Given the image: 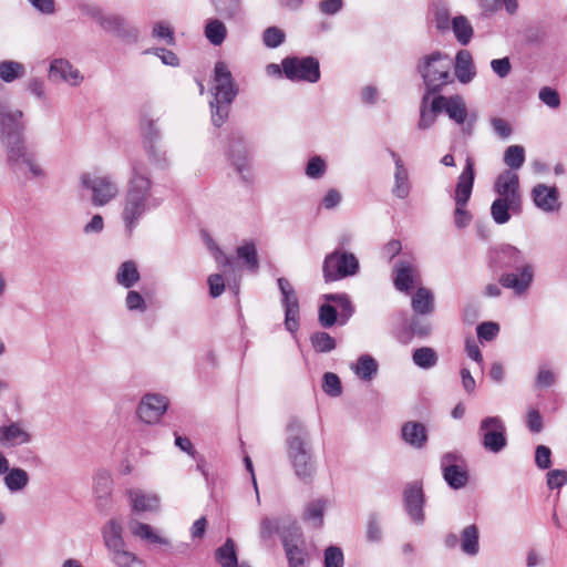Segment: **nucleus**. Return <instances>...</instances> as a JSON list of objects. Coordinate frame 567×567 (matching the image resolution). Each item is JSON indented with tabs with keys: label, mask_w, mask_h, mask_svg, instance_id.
I'll return each instance as SVG.
<instances>
[{
	"label": "nucleus",
	"mask_w": 567,
	"mask_h": 567,
	"mask_svg": "<svg viewBox=\"0 0 567 567\" xmlns=\"http://www.w3.org/2000/svg\"><path fill=\"white\" fill-rule=\"evenodd\" d=\"M212 90L214 95V100L210 102L212 121L215 126H221L228 117V105L237 95L231 72L223 61L215 64Z\"/></svg>",
	"instance_id": "3"
},
{
	"label": "nucleus",
	"mask_w": 567,
	"mask_h": 567,
	"mask_svg": "<svg viewBox=\"0 0 567 567\" xmlns=\"http://www.w3.org/2000/svg\"><path fill=\"white\" fill-rule=\"evenodd\" d=\"M159 205V199L154 196L151 173L142 163L133 162L121 202V220L125 233L131 236L144 216Z\"/></svg>",
	"instance_id": "1"
},
{
	"label": "nucleus",
	"mask_w": 567,
	"mask_h": 567,
	"mask_svg": "<svg viewBox=\"0 0 567 567\" xmlns=\"http://www.w3.org/2000/svg\"><path fill=\"white\" fill-rule=\"evenodd\" d=\"M403 440L413 447L421 449L427 441L426 429L419 422H406L402 426Z\"/></svg>",
	"instance_id": "31"
},
{
	"label": "nucleus",
	"mask_w": 567,
	"mask_h": 567,
	"mask_svg": "<svg viewBox=\"0 0 567 567\" xmlns=\"http://www.w3.org/2000/svg\"><path fill=\"white\" fill-rule=\"evenodd\" d=\"M168 399L158 393L145 394L136 409L138 419L150 425L159 423L168 408Z\"/></svg>",
	"instance_id": "14"
},
{
	"label": "nucleus",
	"mask_w": 567,
	"mask_h": 567,
	"mask_svg": "<svg viewBox=\"0 0 567 567\" xmlns=\"http://www.w3.org/2000/svg\"><path fill=\"white\" fill-rule=\"evenodd\" d=\"M281 65L285 75L291 81L316 83L320 79L319 62L312 56L286 58Z\"/></svg>",
	"instance_id": "12"
},
{
	"label": "nucleus",
	"mask_w": 567,
	"mask_h": 567,
	"mask_svg": "<svg viewBox=\"0 0 567 567\" xmlns=\"http://www.w3.org/2000/svg\"><path fill=\"white\" fill-rule=\"evenodd\" d=\"M393 284L396 290L406 293L420 287L421 274L414 259L403 258L395 264Z\"/></svg>",
	"instance_id": "16"
},
{
	"label": "nucleus",
	"mask_w": 567,
	"mask_h": 567,
	"mask_svg": "<svg viewBox=\"0 0 567 567\" xmlns=\"http://www.w3.org/2000/svg\"><path fill=\"white\" fill-rule=\"evenodd\" d=\"M474 178V162L471 157H467L465 162V167L461 175L458 176L454 193V224L458 229L467 227L473 219L472 214L466 209V204L472 195Z\"/></svg>",
	"instance_id": "7"
},
{
	"label": "nucleus",
	"mask_w": 567,
	"mask_h": 567,
	"mask_svg": "<svg viewBox=\"0 0 567 567\" xmlns=\"http://www.w3.org/2000/svg\"><path fill=\"white\" fill-rule=\"evenodd\" d=\"M328 502L324 499H317L311 502L305 512V518L313 524L316 527H320L323 520V514L327 508Z\"/></svg>",
	"instance_id": "45"
},
{
	"label": "nucleus",
	"mask_w": 567,
	"mask_h": 567,
	"mask_svg": "<svg viewBox=\"0 0 567 567\" xmlns=\"http://www.w3.org/2000/svg\"><path fill=\"white\" fill-rule=\"evenodd\" d=\"M285 40V33L282 30L270 27L265 30L264 32V43L268 48H277L279 47Z\"/></svg>",
	"instance_id": "56"
},
{
	"label": "nucleus",
	"mask_w": 567,
	"mask_h": 567,
	"mask_svg": "<svg viewBox=\"0 0 567 567\" xmlns=\"http://www.w3.org/2000/svg\"><path fill=\"white\" fill-rule=\"evenodd\" d=\"M125 306L130 311L144 312L147 309L146 302L137 291L130 290L125 298Z\"/></svg>",
	"instance_id": "55"
},
{
	"label": "nucleus",
	"mask_w": 567,
	"mask_h": 567,
	"mask_svg": "<svg viewBox=\"0 0 567 567\" xmlns=\"http://www.w3.org/2000/svg\"><path fill=\"white\" fill-rule=\"evenodd\" d=\"M499 331V326L495 322L488 321L477 327V336L481 340L491 341Z\"/></svg>",
	"instance_id": "62"
},
{
	"label": "nucleus",
	"mask_w": 567,
	"mask_h": 567,
	"mask_svg": "<svg viewBox=\"0 0 567 567\" xmlns=\"http://www.w3.org/2000/svg\"><path fill=\"white\" fill-rule=\"evenodd\" d=\"M30 477L25 470L21 467L10 468L3 477V482L8 491L19 493L29 484Z\"/></svg>",
	"instance_id": "33"
},
{
	"label": "nucleus",
	"mask_w": 567,
	"mask_h": 567,
	"mask_svg": "<svg viewBox=\"0 0 567 567\" xmlns=\"http://www.w3.org/2000/svg\"><path fill=\"white\" fill-rule=\"evenodd\" d=\"M48 76L71 87H78L84 82L83 73L66 58H53L49 64Z\"/></svg>",
	"instance_id": "15"
},
{
	"label": "nucleus",
	"mask_w": 567,
	"mask_h": 567,
	"mask_svg": "<svg viewBox=\"0 0 567 567\" xmlns=\"http://www.w3.org/2000/svg\"><path fill=\"white\" fill-rule=\"evenodd\" d=\"M567 484V471L551 470L547 473V486L549 489L560 488Z\"/></svg>",
	"instance_id": "57"
},
{
	"label": "nucleus",
	"mask_w": 567,
	"mask_h": 567,
	"mask_svg": "<svg viewBox=\"0 0 567 567\" xmlns=\"http://www.w3.org/2000/svg\"><path fill=\"white\" fill-rule=\"evenodd\" d=\"M81 186L91 192V203L95 207H104L120 195V186L111 175L82 174Z\"/></svg>",
	"instance_id": "8"
},
{
	"label": "nucleus",
	"mask_w": 567,
	"mask_h": 567,
	"mask_svg": "<svg viewBox=\"0 0 567 567\" xmlns=\"http://www.w3.org/2000/svg\"><path fill=\"white\" fill-rule=\"evenodd\" d=\"M287 432V456L293 472L298 478L308 481L316 473V462L313 460L309 432L298 420L289 422Z\"/></svg>",
	"instance_id": "2"
},
{
	"label": "nucleus",
	"mask_w": 567,
	"mask_h": 567,
	"mask_svg": "<svg viewBox=\"0 0 567 567\" xmlns=\"http://www.w3.org/2000/svg\"><path fill=\"white\" fill-rule=\"evenodd\" d=\"M535 463L540 470H547L551 465V451L545 445H538L535 452Z\"/></svg>",
	"instance_id": "60"
},
{
	"label": "nucleus",
	"mask_w": 567,
	"mask_h": 567,
	"mask_svg": "<svg viewBox=\"0 0 567 567\" xmlns=\"http://www.w3.org/2000/svg\"><path fill=\"white\" fill-rule=\"evenodd\" d=\"M339 310L333 305L323 303L319 308V322L323 328H330L337 322Z\"/></svg>",
	"instance_id": "52"
},
{
	"label": "nucleus",
	"mask_w": 567,
	"mask_h": 567,
	"mask_svg": "<svg viewBox=\"0 0 567 567\" xmlns=\"http://www.w3.org/2000/svg\"><path fill=\"white\" fill-rule=\"evenodd\" d=\"M209 293L213 298L219 297L225 290V281L220 274H214L208 277Z\"/></svg>",
	"instance_id": "64"
},
{
	"label": "nucleus",
	"mask_w": 567,
	"mask_h": 567,
	"mask_svg": "<svg viewBox=\"0 0 567 567\" xmlns=\"http://www.w3.org/2000/svg\"><path fill=\"white\" fill-rule=\"evenodd\" d=\"M478 434L484 449L499 453L507 445L506 427L499 416H487L481 421Z\"/></svg>",
	"instance_id": "11"
},
{
	"label": "nucleus",
	"mask_w": 567,
	"mask_h": 567,
	"mask_svg": "<svg viewBox=\"0 0 567 567\" xmlns=\"http://www.w3.org/2000/svg\"><path fill=\"white\" fill-rule=\"evenodd\" d=\"M556 382V373L547 367H540L536 375V386L549 388Z\"/></svg>",
	"instance_id": "58"
},
{
	"label": "nucleus",
	"mask_w": 567,
	"mask_h": 567,
	"mask_svg": "<svg viewBox=\"0 0 567 567\" xmlns=\"http://www.w3.org/2000/svg\"><path fill=\"white\" fill-rule=\"evenodd\" d=\"M513 204H508V202L494 199L491 205V216L495 224L504 225L507 224L512 216L520 215L523 212V204L516 203L515 206L512 207Z\"/></svg>",
	"instance_id": "27"
},
{
	"label": "nucleus",
	"mask_w": 567,
	"mask_h": 567,
	"mask_svg": "<svg viewBox=\"0 0 567 567\" xmlns=\"http://www.w3.org/2000/svg\"><path fill=\"white\" fill-rule=\"evenodd\" d=\"M443 476L446 483L454 489L462 488L467 483V473L462 466L446 468L443 471Z\"/></svg>",
	"instance_id": "46"
},
{
	"label": "nucleus",
	"mask_w": 567,
	"mask_h": 567,
	"mask_svg": "<svg viewBox=\"0 0 567 567\" xmlns=\"http://www.w3.org/2000/svg\"><path fill=\"white\" fill-rule=\"evenodd\" d=\"M350 369L363 381H371L378 372V362L369 354H362Z\"/></svg>",
	"instance_id": "32"
},
{
	"label": "nucleus",
	"mask_w": 567,
	"mask_h": 567,
	"mask_svg": "<svg viewBox=\"0 0 567 567\" xmlns=\"http://www.w3.org/2000/svg\"><path fill=\"white\" fill-rule=\"evenodd\" d=\"M534 205L546 214L557 213L561 208L559 189L555 185L536 184L530 190Z\"/></svg>",
	"instance_id": "19"
},
{
	"label": "nucleus",
	"mask_w": 567,
	"mask_h": 567,
	"mask_svg": "<svg viewBox=\"0 0 567 567\" xmlns=\"http://www.w3.org/2000/svg\"><path fill=\"white\" fill-rule=\"evenodd\" d=\"M23 113L7 103L0 104V141L6 151L23 141Z\"/></svg>",
	"instance_id": "9"
},
{
	"label": "nucleus",
	"mask_w": 567,
	"mask_h": 567,
	"mask_svg": "<svg viewBox=\"0 0 567 567\" xmlns=\"http://www.w3.org/2000/svg\"><path fill=\"white\" fill-rule=\"evenodd\" d=\"M344 556L340 547L329 546L324 550L323 566L324 567H343Z\"/></svg>",
	"instance_id": "51"
},
{
	"label": "nucleus",
	"mask_w": 567,
	"mask_h": 567,
	"mask_svg": "<svg viewBox=\"0 0 567 567\" xmlns=\"http://www.w3.org/2000/svg\"><path fill=\"white\" fill-rule=\"evenodd\" d=\"M504 162L512 169L520 168L525 162L524 147L519 145L507 147L504 154Z\"/></svg>",
	"instance_id": "48"
},
{
	"label": "nucleus",
	"mask_w": 567,
	"mask_h": 567,
	"mask_svg": "<svg viewBox=\"0 0 567 567\" xmlns=\"http://www.w3.org/2000/svg\"><path fill=\"white\" fill-rule=\"evenodd\" d=\"M152 38L172 45L175 42L174 29L167 21H157L152 28Z\"/></svg>",
	"instance_id": "47"
},
{
	"label": "nucleus",
	"mask_w": 567,
	"mask_h": 567,
	"mask_svg": "<svg viewBox=\"0 0 567 567\" xmlns=\"http://www.w3.org/2000/svg\"><path fill=\"white\" fill-rule=\"evenodd\" d=\"M140 280V272L134 261H124L116 274V281L118 285L131 288Z\"/></svg>",
	"instance_id": "41"
},
{
	"label": "nucleus",
	"mask_w": 567,
	"mask_h": 567,
	"mask_svg": "<svg viewBox=\"0 0 567 567\" xmlns=\"http://www.w3.org/2000/svg\"><path fill=\"white\" fill-rule=\"evenodd\" d=\"M278 286L282 295L285 327L289 332L295 333L299 328V301L297 293L286 278H279Z\"/></svg>",
	"instance_id": "17"
},
{
	"label": "nucleus",
	"mask_w": 567,
	"mask_h": 567,
	"mask_svg": "<svg viewBox=\"0 0 567 567\" xmlns=\"http://www.w3.org/2000/svg\"><path fill=\"white\" fill-rule=\"evenodd\" d=\"M412 309L419 315H430L434 310V295L423 286L416 288L411 300Z\"/></svg>",
	"instance_id": "30"
},
{
	"label": "nucleus",
	"mask_w": 567,
	"mask_h": 567,
	"mask_svg": "<svg viewBox=\"0 0 567 567\" xmlns=\"http://www.w3.org/2000/svg\"><path fill=\"white\" fill-rule=\"evenodd\" d=\"M496 259L503 266L507 268H516L526 260L525 254L517 247L512 245H502L496 250Z\"/></svg>",
	"instance_id": "29"
},
{
	"label": "nucleus",
	"mask_w": 567,
	"mask_h": 567,
	"mask_svg": "<svg viewBox=\"0 0 567 567\" xmlns=\"http://www.w3.org/2000/svg\"><path fill=\"white\" fill-rule=\"evenodd\" d=\"M8 162L13 172L30 182H43L49 169L40 153L27 146L24 142L7 150Z\"/></svg>",
	"instance_id": "4"
},
{
	"label": "nucleus",
	"mask_w": 567,
	"mask_h": 567,
	"mask_svg": "<svg viewBox=\"0 0 567 567\" xmlns=\"http://www.w3.org/2000/svg\"><path fill=\"white\" fill-rule=\"evenodd\" d=\"M311 343L318 352H330L336 348V340L327 332L313 333Z\"/></svg>",
	"instance_id": "50"
},
{
	"label": "nucleus",
	"mask_w": 567,
	"mask_h": 567,
	"mask_svg": "<svg viewBox=\"0 0 567 567\" xmlns=\"http://www.w3.org/2000/svg\"><path fill=\"white\" fill-rule=\"evenodd\" d=\"M204 34L210 44L218 47L227 37V28L223 21L212 18L206 21Z\"/></svg>",
	"instance_id": "35"
},
{
	"label": "nucleus",
	"mask_w": 567,
	"mask_h": 567,
	"mask_svg": "<svg viewBox=\"0 0 567 567\" xmlns=\"http://www.w3.org/2000/svg\"><path fill=\"white\" fill-rule=\"evenodd\" d=\"M327 169L326 162L320 156H313L309 159L306 166V175L309 178L318 179L321 178Z\"/></svg>",
	"instance_id": "53"
},
{
	"label": "nucleus",
	"mask_w": 567,
	"mask_h": 567,
	"mask_svg": "<svg viewBox=\"0 0 567 567\" xmlns=\"http://www.w3.org/2000/svg\"><path fill=\"white\" fill-rule=\"evenodd\" d=\"M539 100L551 109H557L560 105V97L557 91L547 86L539 91Z\"/></svg>",
	"instance_id": "63"
},
{
	"label": "nucleus",
	"mask_w": 567,
	"mask_h": 567,
	"mask_svg": "<svg viewBox=\"0 0 567 567\" xmlns=\"http://www.w3.org/2000/svg\"><path fill=\"white\" fill-rule=\"evenodd\" d=\"M453 66L454 78H456L463 84L470 83L476 75L472 54L467 50H460L456 53Z\"/></svg>",
	"instance_id": "26"
},
{
	"label": "nucleus",
	"mask_w": 567,
	"mask_h": 567,
	"mask_svg": "<svg viewBox=\"0 0 567 567\" xmlns=\"http://www.w3.org/2000/svg\"><path fill=\"white\" fill-rule=\"evenodd\" d=\"M534 277L535 266L532 262H523L512 271L503 274L499 284L512 290L516 296H523L532 287Z\"/></svg>",
	"instance_id": "13"
},
{
	"label": "nucleus",
	"mask_w": 567,
	"mask_h": 567,
	"mask_svg": "<svg viewBox=\"0 0 567 567\" xmlns=\"http://www.w3.org/2000/svg\"><path fill=\"white\" fill-rule=\"evenodd\" d=\"M431 11L433 13L435 27L440 31L450 30V25L452 23L450 9L446 3L442 1H435L432 3Z\"/></svg>",
	"instance_id": "43"
},
{
	"label": "nucleus",
	"mask_w": 567,
	"mask_h": 567,
	"mask_svg": "<svg viewBox=\"0 0 567 567\" xmlns=\"http://www.w3.org/2000/svg\"><path fill=\"white\" fill-rule=\"evenodd\" d=\"M289 567H306L305 553L297 546H288L286 549Z\"/></svg>",
	"instance_id": "61"
},
{
	"label": "nucleus",
	"mask_w": 567,
	"mask_h": 567,
	"mask_svg": "<svg viewBox=\"0 0 567 567\" xmlns=\"http://www.w3.org/2000/svg\"><path fill=\"white\" fill-rule=\"evenodd\" d=\"M322 390L326 394L337 398L342 393V385L339 377L332 372H326L322 380Z\"/></svg>",
	"instance_id": "49"
},
{
	"label": "nucleus",
	"mask_w": 567,
	"mask_h": 567,
	"mask_svg": "<svg viewBox=\"0 0 567 567\" xmlns=\"http://www.w3.org/2000/svg\"><path fill=\"white\" fill-rule=\"evenodd\" d=\"M128 530L132 536L151 545H168L167 538L162 536L151 525L140 522L137 519H131L127 524Z\"/></svg>",
	"instance_id": "25"
},
{
	"label": "nucleus",
	"mask_w": 567,
	"mask_h": 567,
	"mask_svg": "<svg viewBox=\"0 0 567 567\" xmlns=\"http://www.w3.org/2000/svg\"><path fill=\"white\" fill-rule=\"evenodd\" d=\"M237 256L240 260H243L246 268L251 271L256 272L259 268V261H258V255H257V248L254 243L247 241L243 245L237 247Z\"/></svg>",
	"instance_id": "42"
},
{
	"label": "nucleus",
	"mask_w": 567,
	"mask_h": 567,
	"mask_svg": "<svg viewBox=\"0 0 567 567\" xmlns=\"http://www.w3.org/2000/svg\"><path fill=\"white\" fill-rule=\"evenodd\" d=\"M215 558L221 567H236L238 564L236 544L231 538L216 549Z\"/></svg>",
	"instance_id": "38"
},
{
	"label": "nucleus",
	"mask_w": 567,
	"mask_h": 567,
	"mask_svg": "<svg viewBox=\"0 0 567 567\" xmlns=\"http://www.w3.org/2000/svg\"><path fill=\"white\" fill-rule=\"evenodd\" d=\"M461 549L468 556H475L480 550L478 529L475 525L466 526L461 533Z\"/></svg>",
	"instance_id": "36"
},
{
	"label": "nucleus",
	"mask_w": 567,
	"mask_h": 567,
	"mask_svg": "<svg viewBox=\"0 0 567 567\" xmlns=\"http://www.w3.org/2000/svg\"><path fill=\"white\" fill-rule=\"evenodd\" d=\"M359 269V261L353 254L334 251L323 262V275L327 281H336L353 276Z\"/></svg>",
	"instance_id": "10"
},
{
	"label": "nucleus",
	"mask_w": 567,
	"mask_h": 567,
	"mask_svg": "<svg viewBox=\"0 0 567 567\" xmlns=\"http://www.w3.org/2000/svg\"><path fill=\"white\" fill-rule=\"evenodd\" d=\"M494 192L495 199L508 202V204H523V195L519 187L518 175L513 171H505L501 173L495 183Z\"/></svg>",
	"instance_id": "18"
},
{
	"label": "nucleus",
	"mask_w": 567,
	"mask_h": 567,
	"mask_svg": "<svg viewBox=\"0 0 567 567\" xmlns=\"http://www.w3.org/2000/svg\"><path fill=\"white\" fill-rule=\"evenodd\" d=\"M326 303H334L333 306L339 310L341 323H344L353 313V307L350 299L344 293H327L323 296Z\"/></svg>",
	"instance_id": "40"
},
{
	"label": "nucleus",
	"mask_w": 567,
	"mask_h": 567,
	"mask_svg": "<svg viewBox=\"0 0 567 567\" xmlns=\"http://www.w3.org/2000/svg\"><path fill=\"white\" fill-rule=\"evenodd\" d=\"M32 434L22 422H9L0 426V445L13 449L31 443Z\"/></svg>",
	"instance_id": "20"
},
{
	"label": "nucleus",
	"mask_w": 567,
	"mask_h": 567,
	"mask_svg": "<svg viewBox=\"0 0 567 567\" xmlns=\"http://www.w3.org/2000/svg\"><path fill=\"white\" fill-rule=\"evenodd\" d=\"M99 24L104 31L114 34L117 38L124 39L132 34V30L127 21L118 14L102 16L99 19Z\"/></svg>",
	"instance_id": "28"
},
{
	"label": "nucleus",
	"mask_w": 567,
	"mask_h": 567,
	"mask_svg": "<svg viewBox=\"0 0 567 567\" xmlns=\"http://www.w3.org/2000/svg\"><path fill=\"white\" fill-rule=\"evenodd\" d=\"M367 540L370 543H378L382 539V530L377 516L371 515L365 532Z\"/></svg>",
	"instance_id": "59"
},
{
	"label": "nucleus",
	"mask_w": 567,
	"mask_h": 567,
	"mask_svg": "<svg viewBox=\"0 0 567 567\" xmlns=\"http://www.w3.org/2000/svg\"><path fill=\"white\" fill-rule=\"evenodd\" d=\"M390 156L393 159L395 166L392 194L400 199H404L409 196L411 190L409 171L399 154L391 151Z\"/></svg>",
	"instance_id": "23"
},
{
	"label": "nucleus",
	"mask_w": 567,
	"mask_h": 567,
	"mask_svg": "<svg viewBox=\"0 0 567 567\" xmlns=\"http://www.w3.org/2000/svg\"><path fill=\"white\" fill-rule=\"evenodd\" d=\"M102 537L112 563L117 567H143L142 559L127 549L123 526L118 519L111 518L104 524Z\"/></svg>",
	"instance_id": "6"
},
{
	"label": "nucleus",
	"mask_w": 567,
	"mask_h": 567,
	"mask_svg": "<svg viewBox=\"0 0 567 567\" xmlns=\"http://www.w3.org/2000/svg\"><path fill=\"white\" fill-rule=\"evenodd\" d=\"M412 359L414 364L421 369H431L437 363V354L430 347H422L414 350Z\"/></svg>",
	"instance_id": "44"
},
{
	"label": "nucleus",
	"mask_w": 567,
	"mask_h": 567,
	"mask_svg": "<svg viewBox=\"0 0 567 567\" xmlns=\"http://www.w3.org/2000/svg\"><path fill=\"white\" fill-rule=\"evenodd\" d=\"M441 112V106H435V97L429 103V97L425 95L422 100L420 110V120L417 126L420 130L430 128L436 121L437 113Z\"/></svg>",
	"instance_id": "37"
},
{
	"label": "nucleus",
	"mask_w": 567,
	"mask_h": 567,
	"mask_svg": "<svg viewBox=\"0 0 567 567\" xmlns=\"http://www.w3.org/2000/svg\"><path fill=\"white\" fill-rule=\"evenodd\" d=\"M25 75V66L21 62L14 60H4L0 62V80L11 83L22 79Z\"/></svg>",
	"instance_id": "39"
},
{
	"label": "nucleus",
	"mask_w": 567,
	"mask_h": 567,
	"mask_svg": "<svg viewBox=\"0 0 567 567\" xmlns=\"http://www.w3.org/2000/svg\"><path fill=\"white\" fill-rule=\"evenodd\" d=\"M440 104L441 112L444 111L456 124H464L467 120V109L464 99L461 95L435 97V106Z\"/></svg>",
	"instance_id": "22"
},
{
	"label": "nucleus",
	"mask_w": 567,
	"mask_h": 567,
	"mask_svg": "<svg viewBox=\"0 0 567 567\" xmlns=\"http://www.w3.org/2000/svg\"><path fill=\"white\" fill-rule=\"evenodd\" d=\"M127 498L134 513H157L161 509V497L156 493L131 488Z\"/></svg>",
	"instance_id": "21"
},
{
	"label": "nucleus",
	"mask_w": 567,
	"mask_h": 567,
	"mask_svg": "<svg viewBox=\"0 0 567 567\" xmlns=\"http://www.w3.org/2000/svg\"><path fill=\"white\" fill-rule=\"evenodd\" d=\"M452 68L451 56L441 52L424 55L417 63V71L429 92H437L454 82Z\"/></svg>",
	"instance_id": "5"
},
{
	"label": "nucleus",
	"mask_w": 567,
	"mask_h": 567,
	"mask_svg": "<svg viewBox=\"0 0 567 567\" xmlns=\"http://www.w3.org/2000/svg\"><path fill=\"white\" fill-rule=\"evenodd\" d=\"M405 508L410 517L421 524L424 520L423 504L424 497L422 487L419 484H412L406 487L404 493Z\"/></svg>",
	"instance_id": "24"
},
{
	"label": "nucleus",
	"mask_w": 567,
	"mask_h": 567,
	"mask_svg": "<svg viewBox=\"0 0 567 567\" xmlns=\"http://www.w3.org/2000/svg\"><path fill=\"white\" fill-rule=\"evenodd\" d=\"M216 10L227 18H233L240 8V0H212Z\"/></svg>",
	"instance_id": "54"
},
{
	"label": "nucleus",
	"mask_w": 567,
	"mask_h": 567,
	"mask_svg": "<svg viewBox=\"0 0 567 567\" xmlns=\"http://www.w3.org/2000/svg\"><path fill=\"white\" fill-rule=\"evenodd\" d=\"M450 29H452L455 39L462 45L468 44L474 34V30L471 22L464 16L454 17L452 19Z\"/></svg>",
	"instance_id": "34"
}]
</instances>
